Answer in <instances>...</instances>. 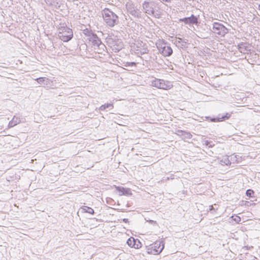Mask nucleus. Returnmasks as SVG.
Masks as SVG:
<instances>
[{
    "label": "nucleus",
    "mask_w": 260,
    "mask_h": 260,
    "mask_svg": "<svg viewBox=\"0 0 260 260\" xmlns=\"http://www.w3.org/2000/svg\"><path fill=\"white\" fill-rule=\"evenodd\" d=\"M102 15L106 23L110 27H113L118 23V17L116 14L109 9H105Z\"/></svg>",
    "instance_id": "nucleus-1"
},
{
    "label": "nucleus",
    "mask_w": 260,
    "mask_h": 260,
    "mask_svg": "<svg viewBox=\"0 0 260 260\" xmlns=\"http://www.w3.org/2000/svg\"><path fill=\"white\" fill-rule=\"evenodd\" d=\"M143 8L146 14L152 15L156 18L161 17V14L157 11H155V4L153 2H147L145 1L143 4Z\"/></svg>",
    "instance_id": "nucleus-2"
},
{
    "label": "nucleus",
    "mask_w": 260,
    "mask_h": 260,
    "mask_svg": "<svg viewBox=\"0 0 260 260\" xmlns=\"http://www.w3.org/2000/svg\"><path fill=\"white\" fill-rule=\"evenodd\" d=\"M156 47L159 52L165 57L170 56L173 53V49L171 46L163 40L156 43Z\"/></svg>",
    "instance_id": "nucleus-3"
},
{
    "label": "nucleus",
    "mask_w": 260,
    "mask_h": 260,
    "mask_svg": "<svg viewBox=\"0 0 260 260\" xmlns=\"http://www.w3.org/2000/svg\"><path fill=\"white\" fill-rule=\"evenodd\" d=\"M59 30L58 36L63 42H67L72 39L73 34L72 29L67 27H61Z\"/></svg>",
    "instance_id": "nucleus-4"
},
{
    "label": "nucleus",
    "mask_w": 260,
    "mask_h": 260,
    "mask_svg": "<svg viewBox=\"0 0 260 260\" xmlns=\"http://www.w3.org/2000/svg\"><path fill=\"white\" fill-rule=\"evenodd\" d=\"M151 84L154 87L165 90L170 89L173 86L171 82L156 78L151 81Z\"/></svg>",
    "instance_id": "nucleus-5"
},
{
    "label": "nucleus",
    "mask_w": 260,
    "mask_h": 260,
    "mask_svg": "<svg viewBox=\"0 0 260 260\" xmlns=\"http://www.w3.org/2000/svg\"><path fill=\"white\" fill-rule=\"evenodd\" d=\"M212 31L217 35L223 37L228 32V29L221 23L214 22Z\"/></svg>",
    "instance_id": "nucleus-6"
},
{
    "label": "nucleus",
    "mask_w": 260,
    "mask_h": 260,
    "mask_svg": "<svg viewBox=\"0 0 260 260\" xmlns=\"http://www.w3.org/2000/svg\"><path fill=\"white\" fill-rule=\"evenodd\" d=\"M164 248V243L163 241H156L151 248L148 249V253L152 254H157L160 253Z\"/></svg>",
    "instance_id": "nucleus-7"
},
{
    "label": "nucleus",
    "mask_w": 260,
    "mask_h": 260,
    "mask_svg": "<svg viewBox=\"0 0 260 260\" xmlns=\"http://www.w3.org/2000/svg\"><path fill=\"white\" fill-rule=\"evenodd\" d=\"M125 6L127 11L132 16L137 18L141 17V12H139L138 9L131 1L127 2Z\"/></svg>",
    "instance_id": "nucleus-8"
},
{
    "label": "nucleus",
    "mask_w": 260,
    "mask_h": 260,
    "mask_svg": "<svg viewBox=\"0 0 260 260\" xmlns=\"http://www.w3.org/2000/svg\"><path fill=\"white\" fill-rule=\"evenodd\" d=\"M179 21V22H183L185 24L189 25L193 24L197 25L199 23L198 17L193 14H192L190 17L180 18Z\"/></svg>",
    "instance_id": "nucleus-9"
},
{
    "label": "nucleus",
    "mask_w": 260,
    "mask_h": 260,
    "mask_svg": "<svg viewBox=\"0 0 260 260\" xmlns=\"http://www.w3.org/2000/svg\"><path fill=\"white\" fill-rule=\"evenodd\" d=\"M89 41L91 42L92 45L94 47H98L99 48L103 49L105 47L104 44L102 43L101 39L98 37L95 34L94 35H92L91 38H88Z\"/></svg>",
    "instance_id": "nucleus-10"
},
{
    "label": "nucleus",
    "mask_w": 260,
    "mask_h": 260,
    "mask_svg": "<svg viewBox=\"0 0 260 260\" xmlns=\"http://www.w3.org/2000/svg\"><path fill=\"white\" fill-rule=\"evenodd\" d=\"M126 243L127 245L131 247H134L136 249H138L141 247V243L137 239H135L133 237H131L127 240Z\"/></svg>",
    "instance_id": "nucleus-11"
},
{
    "label": "nucleus",
    "mask_w": 260,
    "mask_h": 260,
    "mask_svg": "<svg viewBox=\"0 0 260 260\" xmlns=\"http://www.w3.org/2000/svg\"><path fill=\"white\" fill-rule=\"evenodd\" d=\"M173 42L179 49H185L187 47V42L180 38H176Z\"/></svg>",
    "instance_id": "nucleus-12"
},
{
    "label": "nucleus",
    "mask_w": 260,
    "mask_h": 260,
    "mask_svg": "<svg viewBox=\"0 0 260 260\" xmlns=\"http://www.w3.org/2000/svg\"><path fill=\"white\" fill-rule=\"evenodd\" d=\"M116 190L119 192V196H130L132 195V192L130 188H124L121 186H117L116 187Z\"/></svg>",
    "instance_id": "nucleus-13"
},
{
    "label": "nucleus",
    "mask_w": 260,
    "mask_h": 260,
    "mask_svg": "<svg viewBox=\"0 0 260 260\" xmlns=\"http://www.w3.org/2000/svg\"><path fill=\"white\" fill-rule=\"evenodd\" d=\"M231 117V114L229 113H226L224 115H221L219 114L216 117L213 118L211 119L212 122H219L223 121L225 120L228 119Z\"/></svg>",
    "instance_id": "nucleus-14"
},
{
    "label": "nucleus",
    "mask_w": 260,
    "mask_h": 260,
    "mask_svg": "<svg viewBox=\"0 0 260 260\" xmlns=\"http://www.w3.org/2000/svg\"><path fill=\"white\" fill-rule=\"evenodd\" d=\"M238 48L239 51L241 53H244L245 51H248V45L245 43H241L238 45Z\"/></svg>",
    "instance_id": "nucleus-15"
},
{
    "label": "nucleus",
    "mask_w": 260,
    "mask_h": 260,
    "mask_svg": "<svg viewBox=\"0 0 260 260\" xmlns=\"http://www.w3.org/2000/svg\"><path fill=\"white\" fill-rule=\"evenodd\" d=\"M20 122V119L14 116L12 120L9 122L8 126L9 127H12L19 124Z\"/></svg>",
    "instance_id": "nucleus-16"
},
{
    "label": "nucleus",
    "mask_w": 260,
    "mask_h": 260,
    "mask_svg": "<svg viewBox=\"0 0 260 260\" xmlns=\"http://www.w3.org/2000/svg\"><path fill=\"white\" fill-rule=\"evenodd\" d=\"M178 135L181 136L183 139H189L192 137V135L189 132L180 130L178 131Z\"/></svg>",
    "instance_id": "nucleus-17"
},
{
    "label": "nucleus",
    "mask_w": 260,
    "mask_h": 260,
    "mask_svg": "<svg viewBox=\"0 0 260 260\" xmlns=\"http://www.w3.org/2000/svg\"><path fill=\"white\" fill-rule=\"evenodd\" d=\"M220 164L222 165H230L231 161L230 158L228 156H224L221 160H220Z\"/></svg>",
    "instance_id": "nucleus-18"
},
{
    "label": "nucleus",
    "mask_w": 260,
    "mask_h": 260,
    "mask_svg": "<svg viewBox=\"0 0 260 260\" xmlns=\"http://www.w3.org/2000/svg\"><path fill=\"white\" fill-rule=\"evenodd\" d=\"M231 163L239 162L241 160V157L239 155H232L230 156Z\"/></svg>",
    "instance_id": "nucleus-19"
},
{
    "label": "nucleus",
    "mask_w": 260,
    "mask_h": 260,
    "mask_svg": "<svg viewBox=\"0 0 260 260\" xmlns=\"http://www.w3.org/2000/svg\"><path fill=\"white\" fill-rule=\"evenodd\" d=\"M48 78L45 77H40L36 79V81L40 84H46L47 82Z\"/></svg>",
    "instance_id": "nucleus-20"
},
{
    "label": "nucleus",
    "mask_w": 260,
    "mask_h": 260,
    "mask_svg": "<svg viewBox=\"0 0 260 260\" xmlns=\"http://www.w3.org/2000/svg\"><path fill=\"white\" fill-rule=\"evenodd\" d=\"M82 209L84 212L88 213L91 214H93L94 213L93 209L90 207L84 206L83 208H82Z\"/></svg>",
    "instance_id": "nucleus-21"
},
{
    "label": "nucleus",
    "mask_w": 260,
    "mask_h": 260,
    "mask_svg": "<svg viewBox=\"0 0 260 260\" xmlns=\"http://www.w3.org/2000/svg\"><path fill=\"white\" fill-rule=\"evenodd\" d=\"M113 108V104L108 103V104H105L104 105H103L100 107V110L104 111L106 108Z\"/></svg>",
    "instance_id": "nucleus-22"
},
{
    "label": "nucleus",
    "mask_w": 260,
    "mask_h": 260,
    "mask_svg": "<svg viewBox=\"0 0 260 260\" xmlns=\"http://www.w3.org/2000/svg\"><path fill=\"white\" fill-rule=\"evenodd\" d=\"M83 33L85 35L88 37L89 38H91L92 35H94L95 34L93 33L91 30L88 29L87 28L83 30Z\"/></svg>",
    "instance_id": "nucleus-23"
},
{
    "label": "nucleus",
    "mask_w": 260,
    "mask_h": 260,
    "mask_svg": "<svg viewBox=\"0 0 260 260\" xmlns=\"http://www.w3.org/2000/svg\"><path fill=\"white\" fill-rule=\"evenodd\" d=\"M254 192L253 190L249 189H247L246 191V194L247 197H252L254 194Z\"/></svg>",
    "instance_id": "nucleus-24"
},
{
    "label": "nucleus",
    "mask_w": 260,
    "mask_h": 260,
    "mask_svg": "<svg viewBox=\"0 0 260 260\" xmlns=\"http://www.w3.org/2000/svg\"><path fill=\"white\" fill-rule=\"evenodd\" d=\"M234 220H235L237 223H239L241 221V218L239 216H237L234 219Z\"/></svg>",
    "instance_id": "nucleus-25"
},
{
    "label": "nucleus",
    "mask_w": 260,
    "mask_h": 260,
    "mask_svg": "<svg viewBox=\"0 0 260 260\" xmlns=\"http://www.w3.org/2000/svg\"><path fill=\"white\" fill-rule=\"evenodd\" d=\"M209 211L212 213L215 211V210L212 205L209 207Z\"/></svg>",
    "instance_id": "nucleus-26"
},
{
    "label": "nucleus",
    "mask_w": 260,
    "mask_h": 260,
    "mask_svg": "<svg viewBox=\"0 0 260 260\" xmlns=\"http://www.w3.org/2000/svg\"><path fill=\"white\" fill-rule=\"evenodd\" d=\"M127 63L129 65V66H135L136 64V63L134 62H127Z\"/></svg>",
    "instance_id": "nucleus-27"
},
{
    "label": "nucleus",
    "mask_w": 260,
    "mask_h": 260,
    "mask_svg": "<svg viewBox=\"0 0 260 260\" xmlns=\"http://www.w3.org/2000/svg\"><path fill=\"white\" fill-rule=\"evenodd\" d=\"M122 221H123V222H125V223H127V222H128V219H127V218H123V219H122Z\"/></svg>",
    "instance_id": "nucleus-28"
},
{
    "label": "nucleus",
    "mask_w": 260,
    "mask_h": 260,
    "mask_svg": "<svg viewBox=\"0 0 260 260\" xmlns=\"http://www.w3.org/2000/svg\"><path fill=\"white\" fill-rule=\"evenodd\" d=\"M162 1L166 2H170L171 0H161Z\"/></svg>",
    "instance_id": "nucleus-29"
},
{
    "label": "nucleus",
    "mask_w": 260,
    "mask_h": 260,
    "mask_svg": "<svg viewBox=\"0 0 260 260\" xmlns=\"http://www.w3.org/2000/svg\"><path fill=\"white\" fill-rule=\"evenodd\" d=\"M257 9L260 11V4L258 5Z\"/></svg>",
    "instance_id": "nucleus-30"
},
{
    "label": "nucleus",
    "mask_w": 260,
    "mask_h": 260,
    "mask_svg": "<svg viewBox=\"0 0 260 260\" xmlns=\"http://www.w3.org/2000/svg\"><path fill=\"white\" fill-rule=\"evenodd\" d=\"M209 142H208V141H206V145H207V146H208V145H209Z\"/></svg>",
    "instance_id": "nucleus-31"
}]
</instances>
